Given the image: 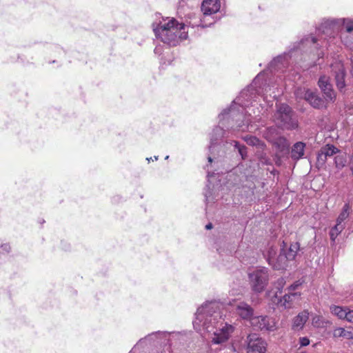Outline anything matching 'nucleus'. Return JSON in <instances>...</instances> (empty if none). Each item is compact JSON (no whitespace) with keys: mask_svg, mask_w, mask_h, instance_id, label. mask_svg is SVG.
Masks as SVG:
<instances>
[{"mask_svg":"<svg viewBox=\"0 0 353 353\" xmlns=\"http://www.w3.org/2000/svg\"><path fill=\"white\" fill-rule=\"evenodd\" d=\"M320 39L312 35L303 38L299 42L294 43L288 52L277 56L269 64L268 70L274 77L265 78L266 71L260 72L252 83L232 101L231 105L225 110L236 118V128L240 132H252L257 128L252 123L259 122L260 114L265 111L261 104L256 108L257 112L249 107L254 106L253 102L257 96L261 95L268 106L272 105V100L276 99L282 91L281 83L283 80L295 81L300 78V70L294 68L293 64L301 68H310L320 65V59L323 57V44L319 43Z\"/></svg>","mask_w":353,"mask_h":353,"instance_id":"1","label":"nucleus"},{"mask_svg":"<svg viewBox=\"0 0 353 353\" xmlns=\"http://www.w3.org/2000/svg\"><path fill=\"white\" fill-rule=\"evenodd\" d=\"M222 307L223 305L216 301L206 302L197 309L192 323L197 332L212 333V342L214 344L226 341L234 330L232 325L222 319Z\"/></svg>","mask_w":353,"mask_h":353,"instance_id":"2","label":"nucleus"},{"mask_svg":"<svg viewBox=\"0 0 353 353\" xmlns=\"http://www.w3.org/2000/svg\"><path fill=\"white\" fill-rule=\"evenodd\" d=\"M219 124L215 126L210 134V143L209 145L210 154L208 157V161L212 163L213 161L211 155L215 156L216 152L221 156L225 153L233 144L243 159L247 157V148L244 145L240 144L236 141H233L230 137V134L237 130L236 119H232V116L230 114L227 110H223L219 114ZM215 158V157H214Z\"/></svg>","mask_w":353,"mask_h":353,"instance_id":"3","label":"nucleus"},{"mask_svg":"<svg viewBox=\"0 0 353 353\" xmlns=\"http://www.w3.org/2000/svg\"><path fill=\"white\" fill-rule=\"evenodd\" d=\"M192 23H179L174 18L163 19L156 26L153 24V31L156 37L163 43L170 46H176L180 41L188 38V31L186 30Z\"/></svg>","mask_w":353,"mask_h":353,"instance_id":"4","label":"nucleus"},{"mask_svg":"<svg viewBox=\"0 0 353 353\" xmlns=\"http://www.w3.org/2000/svg\"><path fill=\"white\" fill-rule=\"evenodd\" d=\"M188 338V332H162L157 331L148 334L139 340V343L148 342L157 345H163L168 353H172V347H178L183 344Z\"/></svg>","mask_w":353,"mask_h":353,"instance_id":"5","label":"nucleus"},{"mask_svg":"<svg viewBox=\"0 0 353 353\" xmlns=\"http://www.w3.org/2000/svg\"><path fill=\"white\" fill-rule=\"evenodd\" d=\"M343 30H345L347 32H353L352 18L324 19L319 28V31L328 37L329 40L334 39L339 34H341Z\"/></svg>","mask_w":353,"mask_h":353,"instance_id":"6","label":"nucleus"},{"mask_svg":"<svg viewBox=\"0 0 353 353\" xmlns=\"http://www.w3.org/2000/svg\"><path fill=\"white\" fill-rule=\"evenodd\" d=\"M273 117L276 125L283 130H295L299 126L294 112L286 103L276 104V110Z\"/></svg>","mask_w":353,"mask_h":353,"instance_id":"7","label":"nucleus"},{"mask_svg":"<svg viewBox=\"0 0 353 353\" xmlns=\"http://www.w3.org/2000/svg\"><path fill=\"white\" fill-rule=\"evenodd\" d=\"M220 0H203L201 6L203 17L199 19L198 21L193 23L192 28L195 26L205 28L213 24L214 23L213 18H212V20L208 23H206V20H208V17H210L211 15L216 13L220 10Z\"/></svg>","mask_w":353,"mask_h":353,"instance_id":"8","label":"nucleus"},{"mask_svg":"<svg viewBox=\"0 0 353 353\" xmlns=\"http://www.w3.org/2000/svg\"><path fill=\"white\" fill-rule=\"evenodd\" d=\"M294 94L296 98L305 99L314 108L322 109L327 107L326 102L327 101L325 99H323L316 92L310 89L298 88L295 90Z\"/></svg>","mask_w":353,"mask_h":353,"instance_id":"9","label":"nucleus"},{"mask_svg":"<svg viewBox=\"0 0 353 353\" xmlns=\"http://www.w3.org/2000/svg\"><path fill=\"white\" fill-rule=\"evenodd\" d=\"M268 270L266 268H260L249 274V279L252 290L256 292L264 290L268 281Z\"/></svg>","mask_w":353,"mask_h":353,"instance_id":"10","label":"nucleus"},{"mask_svg":"<svg viewBox=\"0 0 353 353\" xmlns=\"http://www.w3.org/2000/svg\"><path fill=\"white\" fill-rule=\"evenodd\" d=\"M247 352L252 353H265L267 348V343L257 334H250L247 336Z\"/></svg>","mask_w":353,"mask_h":353,"instance_id":"11","label":"nucleus"},{"mask_svg":"<svg viewBox=\"0 0 353 353\" xmlns=\"http://www.w3.org/2000/svg\"><path fill=\"white\" fill-rule=\"evenodd\" d=\"M251 325L256 330L274 331L276 330L274 319L268 316H254L250 321Z\"/></svg>","mask_w":353,"mask_h":353,"instance_id":"12","label":"nucleus"},{"mask_svg":"<svg viewBox=\"0 0 353 353\" xmlns=\"http://www.w3.org/2000/svg\"><path fill=\"white\" fill-rule=\"evenodd\" d=\"M276 254V251L273 248H270L268 250L267 261L268 263L276 270H283L288 266V261H290L288 256L285 254V250H281L280 254L276 259L274 258V255Z\"/></svg>","mask_w":353,"mask_h":353,"instance_id":"13","label":"nucleus"},{"mask_svg":"<svg viewBox=\"0 0 353 353\" xmlns=\"http://www.w3.org/2000/svg\"><path fill=\"white\" fill-rule=\"evenodd\" d=\"M332 72L334 75L336 85L341 92L345 91V70L343 64L340 61H336L331 64Z\"/></svg>","mask_w":353,"mask_h":353,"instance_id":"14","label":"nucleus"},{"mask_svg":"<svg viewBox=\"0 0 353 353\" xmlns=\"http://www.w3.org/2000/svg\"><path fill=\"white\" fill-rule=\"evenodd\" d=\"M318 85L323 93L325 101L327 102H334L336 99V94L330 83L329 77L325 75L321 76L318 81Z\"/></svg>","mask_w":353,"mask_h":353,"instance_id":"15","label":"nucleus"},{"mask_svg":"<svg viewBox=\"0 0 353 353\" xmlns=\"http://www.w3.org/2000/svg\"><path fill=\"white\" fill-rule=\"evenodd\" d=\"M339 152V150L334 145L327 144L323 147L319 151L317 156V161L319 163L323 164L326 161L327 157H332Z\"/></svg>","mask_w":353,"mask_h":353,"instance_id":"16","label":"nucleus"},{"mask_svg":"<svg viewBox=\"0 0 353 353\" xmlns=\"http://www.w3.org/2000/svg\"><path fill=\"white\" fill-rule=\"evenodd\" d=\"M236 314L243 320L251 321L254 317L253 308L245 302H240L236 307Z\"/></svg>","mask_w":353,"mask_h":353,"instance_id":"17","label":"nucleus"},{"mask_svg":"<svg viewBox=\"0 0 353 353\" xmlns=\"http://www.w3.org/2000/svg\"><path fill=\"white\" fill-rule=\"evenodd\" d=\"M309 319V313L307 310H303L296 316L292 322V330L296 331L301 330Z\"/></svg>","mask_w":353,"mask_h":353,"instance_id":"18","label":"nucleus"},{"mask_svg":"<svg viewBox=\"0 0 353 353\" xmlns=\"http://www.w3.org/2000/svg\"><path fill=\"white\" fill-rule=\"evenodd\" d=\"M305 145L303 142H297L294 143L291 150V158L294 160H299L304 155V150Z\"/></svg>","mask_w":353,"mask_h":353,"instance_id":"19","label":"nucleus"},{"mask_svg":"<svg viewBox=\"0 0 353 353\" xmlns=\"http://www.w3.org/2000/svg\"><path fill=\"white\" fill-rule=\"evenodd\" d=\"M340 39L346 48L353 50V31L352 32H347L345 30H343V31L341 32Z\"/></svg>","mask_w":353,"mask_h":353,"instance_id":"20","label":"nucleus"},{"mask_svg":"<svg viewBox=\"0 0 353 353\" xmlns=\"http://www.w3.org/2000/svg\"><path fill=\"white\" fill-rule=\"evenodd\" d=\"M300 294L296 292H292L291 291H288V293L285 294L281 299H280V303L281 305L284 306L285 308H288L291 307V303L292 301L299 297Z\"/></svg>","mask_w":353,"mask_h":353,"instance_id":"21","label":"nucleus"},{"mask_svg":"<svg viewBox=\"0 0 353 353\" xmlns=\"http://www.w3.org/2000/svg\"><path fill=\"white\" fill-rule=\"evenodd\" d=\"M279 132L276 127L271 126L267 128L263 132L264 138L269 142L275 140V139L279 137Z\"/></svg>","mask_w":353,"mask_h":353,"instance_id":"22","label":"nucleus"},{"mask_svg":"<svg viewBox=\"0 0 353 353\" xmlns=\"http://www.w3.org/2000/svg\"><path fill=\"white\" fill-rule=\"evenodd\" d=\"M348 309V307H341L338 305H333L330 307L332 313L336 315L340 319H345Z\"/></svg>","mask_w":353,"mask_h":353,"instance_id":"23","label":"nucleus"},{"mask_svg":"<svg viewBox=\"0 0 353 353\" xmlns=\"http://www.w3.org/2000/svg\"><path fill=\"white\" fill-rule=\"evenodd\" d=\"M270 143L273 144L279 151L282 152L288 148V143L287 139L281 136H279L274 141H271Z\"/></svg>","mask_w":353,"mask_h":353,"instance_id":"24","label":"nucleus"},{"mask_svg":"<svg viewBox=\"0 0 353 353\" xmlns=\"http://www.w3.org/2000/svg\"><path fill=\"white\" fill-rule=\"evenodd\" d=\"M345 225L341 223L336 222V224L331 228L330 231V236L332 242L334 243L337 236L343 230Z\"/></svg>","mask_w":353,"mask_h":353,"instance_id":"25","label":"nucleus"},{"mask_svg":"<svg viewBox=\"0 0 353 353\" xmlns=\"http://www.w3.org/2000/svg\"><path fill=\"white\" fill-rule=\"evenodd\" d=\"M300 248L299 243L296 242L290 245L288 251H285V254L288 256L290 261H293L296 256L297 252Z\"/></svg>","mask_w":353,"mask_h":353,"instance_id":"26","label":"nucleus"},{"mask_svg":"<svg viewBox=\"0 0 353 353\" xmlns=\"http://www.w3.org/2000/svg\"><path fill=\"white\" fill-rule=\"evenodd\" d=\"M350 210H351V206H350V203H345L343 205L342 210L336 219V222L342 223L348 217V216L350 214Z\"/></svg>","mask_w":353,"mask_h":353,"instance_id":"27","label":"nucleus"},{"mask_svg":"<svg viewBox=\"0 0 353 353\" xmlns=\"http://www.w3.org/2000/svg\"><path fill=\"white\" fill-rule=\"evenodd\" d=\"M352 335L351 332L347 331L343 327H337L333 331V336L334 338L343 337L345 339H350L352 336Z\"/></svg>","mask_w":353,"mask_h":353,"instance_id":"28","label":"nucleus"},{"mask_svg":"<svg viewBox=\"0 0 353 353\" xmlns=\"http://www.w3.org/2000/svg\"><path fill=\"white\" fill-rule=\"evenodd\" d=\"M243 139L250 145L257 146L261 148H263L264 146V143L256 137L245 136L243 137Z\"/></svg>","mask_w":353,"mask_h":353,"instance_id":"29","label":"nucleus"},{"mask_svg":"<svg viewBox=\"0 0 353 353\" xmlns=\"http://www.w3.org/2000/svg\"><path fill=\"white\" fill-rule=\"evenodd\" d=\"M204 196L207 205L213 203L214 200L215 199V198L212 195V192L210 188L209 184L206 185V188L205 189L204 192Z\"/></svg>","mask_w":353,"mask_h":353,"instance_id":"30","label":"nucleus"},{"mask_svg":"<svg viewBox=\"0 0 353 353\" xmlns=\"http://www.w3.org/2000/svg\"><path fill=\"white\" fill-rule=\"evenodd\" d=\"M285 284V280L284 278L281 277L278 279V280L274 283L275 288L278 290V292H281L282 289L283 288Z\"/></svg>","mask_w":353,"mask_h":353,"instance_id":"31","label":"nucleus"},{"mask_svg":"<svg viewBox=\"0 0 353 353\" xmlns=\"http://www.w3.org/2000/svg\"><path fill=\"white\" fill-rule=\"evenodd\" d=\"M11 247L8 243L2 244L0 246V254H8L10 252Z\"/></svg>","mask_w":353,"mask_h":353,"instance_id":"32","label":"nucleus"},{"mask_svg":"<svg viewBox=\"0 0 353 353\" xmlns=\"http://www.w3.org/2000/svg\"><path fill=\"white\" fill-rule=\"evenodd\" d=\"M300 347H305L310 344V339L307 336L300 337L299 339Z\"/></svg>","mask_w":353,"mask_h":353,"instance_id":"33","label":"nucleus"},{"mask_svg":"<svg viewBox=\"0 0 353 353\" xmlns=\"http://www.w3.org/2000/svg\"><path fill=\"white\" fill-rule=\"evenodd\" d=\"M345 320L348 322L353 323V310L348 309L347 316L345 317Z\"/></svg>","mask_w":353,"mask_h":353,"instance_id":"34","label":"nucleus"},{"mask_svg":"<svg viewBox=\"0 0 353 353\" xmlns=\"http://www.w3.org/2000/svg\"><path fill=\"white\" fill-rule=\"evenodd\" d=\"M301 285V283L299 282V281H296L295 283H294L293 284H292L289 288H288V291H291L293 292L294 290H295L296 289H297V288Z\"/></svg>","mask_w":353,"mask_h":353,"instance_id":"35","label":"nucleus"},{"mask_svg":"<svg viewBox=\"0 0 353 353\" xmlns=\"http://www.w3.org/2000/svg\"><path fill=\"white\" fill-rule=\"evenodd\" d=\"M154 52L156 54H159L160 55L161 54V48L159 47V46H157L154 50Z\"/></svg>","mask_w":353,"mask_h":353,"instance_id":"36","label":"nucleus"},{"mask_svg":"<svg viewBox=\"0 0 353 353\" xmlns=\"http://www.w3.org/2000/svg\"><path fill=\"white\" fill-rule=\"evenodd\" d=\"M159 159V157L158 156H154V159H152V157H150V158H147L146 160L148 161V163H150L151 161H157Z\"/></svg>","mask_w":353,"mask_h":353,"instance_id":"37","label":"nucleus"},{"mask_svg":"<svg viewBox=\"0 0 353 353\" xmlns=\"http://www.w3.org/2000/svg\"><path fill=\"white\" fill-rule=\"evenodd\" d=\"M212 224L211 223H208L206 225H205V229L206 230H210L212 228Z\"/></svg>","mask_w":353,"mask_h":353,"instance_id":"38","label":"nucleus"},{"mask_svg":"<svg viewBox=\"0 0 353 353\" xmlns=\"http://www.w3.org/2000/svg\"><path fill=\"white\" fill-rule=\"evenodd\" d=\"M351 65H352V68H351L350 72H351L352 75L353 76V60L352 59L351 60Z\"/></svg>","mask_w":353,"mask_h":353,"instance_id":"39","label":"nucleus"},{"mask_svg":"<svg viewBox=\"0 0 353 353\" xmlns=\"http://www.w3.org/2000/svg\"><path fill=\"white\" fill-rule=\"evenodd\" d=\"M265 163L266 164H268V163H269L268 160H265Z\"/></svg>","mask_w":353,"mask_h":353,"instance_id":"40","label":"nucleus"},{"mask_svg":"<svg viewBox=\"0 0 353 353\" xmlns=\"http://www.w3.org/2000/svg\"><path fill=\"white\" fill-rule=\"evenodd\" d=\"M168 158H169V156H166V157H165V160H167V159H168Z\"/></svg>","mask_w":353,"mask_h":353,"instance_id":"41","label":"nucleus"},{"mask_svg":"<svg viewBox=\"0 0 353 353\" xmlns=\"http://www.w3.org/2000/svg\"><path fill=\"white\" fill-rule=\"evenodd\" d=\"M276 171L275 170H273V171L272 172V173H275Z\"/></svg>","mask_w":353,"mask_h":353,"instance_id":"42","label":"nucleus"},{"mask_svg":"<svg viewBox=\"0 0 353 353\" xmlns=\"http://www.w3.org/2000/svg\"><path fill=\"white\" fill-rule=\"evenodd\" d=\"M231 176H232L231 173L228 174V176H230V177H231Z\"/></svg>","mask_w":353,"mask_h":353,"instance_id":"43","label":"nucleus"},{"mask_svg":"<svg viewBox=\"0 0 353 353\" xmlns=\"http://www.w3.org/2000/svg\"><path fill=\"white\" fill-rule=\"evenodd\" d=\"M313 323L316 324L318 323V321H316L315 322L314 321Z\"/></svg>","mask_w":353,"mask_h":353,"instance_id":"44","label":"nucleus"},{"mask_svg":"<svg viewBox=\"0 0 353 353\" xmlns=\"http://www.w3.org/2000/svg\"><path fill=\"white\" fill-rule=\"evenodd\" d=\"M336 159H337V158H335V160H336L335 163H336V164H337Z\"/></svg>","mask_w":353,"mask_h":353,"instance_id":"45","label":"nucleus"}]
</instances>
